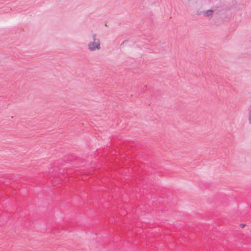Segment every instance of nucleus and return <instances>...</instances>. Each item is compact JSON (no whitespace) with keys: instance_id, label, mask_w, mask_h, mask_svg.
Instances as JSON below:
<instances>
[{"instance_id":"obj_1","label":"nucleus","mask_w":251,"mask_h":251,"mask_svg":"<svg viewBox=\"0 0 251 251\" xmlns=\"http://www.w3.org/2000/svg\"><path fill=\"white\" fill-rule=\"evenodd\" d=\"M93 41H90L87 45L88 49L90 51L99 50L101 49L100 41L97 38V34L94 33L92 35Z\"/></svg>"},{"instance_id":"obj_2","label":"nucleus","mask_w":251,"mask_h":251,"mask_svg":"<svg viewBox=\"0 0 251 251\" xmlns=\"http://www.w3.org/2000/svg\"><path fill=\"white\" fill-rule=\"evenodd\" d=\"M214 12V10L212 9H209L202 12V15L209 20H211Z\"/></svg>"},{"instance_id":"obj_3","label":"nucleus","mask_w":251,"mask_h":251,"mask_svg":"<svg viewBox=\"0 0 251 251\" xmlns=\"http://www.w3.org/2000/svg\"><path fill=\"white\" fill-rule=\"evenodd\" d=\"M249 122L250 124L251 125V114L249 115Z\"/></svg>"},{"instance_id":"obj_4","label":"nucleus","mask_w":251,"mask_h":251,"mask_svg":"<svg viewBox=\"0 0 251 251\" xmlns=\"http://www.w3.org/2000/svg\"><path fill=\"white\" fill-rule=\"evenodd\" d=\"M240 226H241V228H243L245 227V224H241L240 225Z\"/></svg>"}]
</instances>
